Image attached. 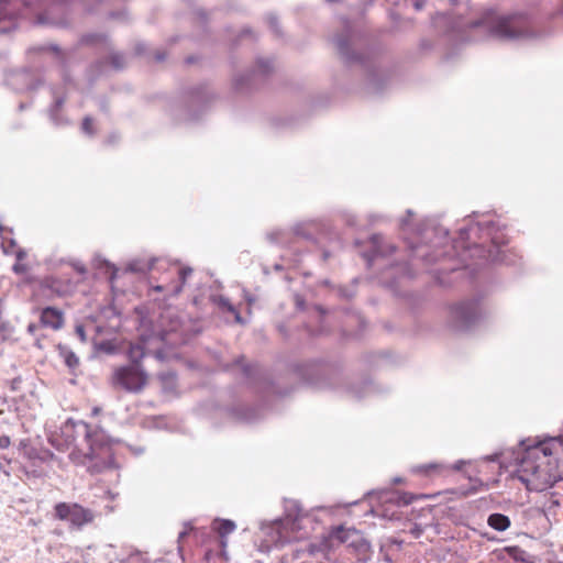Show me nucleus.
<instances>
[{
	"instance_id": "obj_1",
	"label": "nucleus",
	"mask_w": 563,
	"mask_h": 563,
	"mask_svg": "<svg viewBox=\"0 0 563 563\" xmlns=\"http://www.w3.org/2000/svg\"><path fill=\"white\" fill-rule=\"evenodd\" d=\"M518 478L529 490L542 492L563 479V441L552 438L525 450Z\"/></svg>"
},
{
	"instance_id": "obj_2",
	"label": "nucleus",
	"mask_w": 563,
	"mask_h": 563,
	"mask_svg": "<svg viewBox=\"0 0 563 563\" xmlns=\"http://www.w3.org/2000/svg\"><path fill=\"white\" fill-rule=\"evenodd\" d=\"M340 550L346 553L355 551L357 561H364L367 559L369 545L356 529L338 526L319 540L309 543L306 549L307 553L320 563H346L340 562L336 556Z\"/></svg>"
},
{
	"instance_id": "obj_3",
	"label": "nucleus",
	"mask_w": 563,
	"mask_h": 563,
	"mask_svg": "<svg viewBox=\"0 0 563 563\" xmlns=\"http://www.w3.org/2000/svg\"><path fill=\"white\" fill-rule=\"evenodd\" d=\"M132 362L128 365L114 368L112 385L129 393H139L147 384L148 375L142 367L137 357L144 355L143 347L136 346L130 350Z\"/></svg>"
},
{
	"instance_id": "obj_4",
	"label": "nucleus",
	"mask_w": 563,
	"mask_h": 563,
	"mask_svg": "<svg viewBox=\"0 0 563 563\" xmlns=\"http://www.w3.org/2000/svg\"><path fill=\"white\" fill-rule=\"evenodd\" d=\"M87 449H76L69 454L70 460L76 464H88L96 461L92 465L97 472L108 466V459L110 457V446L96 439L88 430L86 432Z\"/></svg>"
},
{
	"instance_id": "obj_5",
	"label": "nucleus",
	"mask_w": 563,
	"mask_h": 563,
	"mask_svg": "<svg viewBox=\"0 0 563 563\" xmlns=\"http://www.w3.org/2000/svg\"><path fill=\"white\" fill-rule=\"evenodd\" d=\"M54 516L58 520L69 521L77 529H81L95 520L93 511L77 503H57L54 506Z\"/></svg>"
},
{
	"instance_id": "obj_6",
	"label": "nucleus",
	"mask_w": 563,
	"mask_h": 563,
	"mask_svg": "<svg viewBox=\"0 0 563 563\" xmlns=\"http://www.w3.org/2000/svg\"><path fill=\"white\" fill-rule=\"evenodd\" d=\"M192 269L190 267L172 264L164 273L163 284L154 286L152 289L158 292H166V297H174L181 292L186 279L190 276Z\"/></svg>"
},
{
	"instance_id": "obj_7",
	"label": "nucleus",
	"mask_w": 563,
	"mask_h": 563,
	"mask_svg": "<svg viewBox=\"0 0 563 563\" xmlns=\"http://www.w3.org/2000/svg\"><path fill=\"white\" fill-rule=\"evenodd\" d=\"M484 25L489 33L498 38H515L519 36L520 30L514 25V20L507 16H496L493 12L487 13L474 26Z\"/></svg>"
},
{
	"instance_id": "obj_8",
	"label": "nucleus",
	"mask_w": 563,
	"mask_h": 563,
	"mask_svg": "<svg viewBox=\"0 0 563 563\" xmlns=\"http://www.w3.org/2000/svg\"><path fill=\"white\" fill-rule=\"evenodd\" d=\"M297 521H291L287 518L283 521L275 522L268 529V536L275 547H283L286 543L295 542L297 537H294V529L298 528Z\"/></svg>"
},
{
	"instance_id": "obj_9",
	"label": "nucleus",
	"mask_w": 563,
	"mask_h": 563,
	"mask_svg": "<svg viewBox=\"0 0 563 563\" xmlns=\"http://www.w3.org/2000/svg\"><path fill=\"white\" fill-rule=\"evenodd\" d=\"M452 313L460 325H467L478 317V305L474 301L462 302L453 307Z\"/></svg>"
},
{
	"instance_id": "obj_10",
	"label": "nucleus",
	"mask_w": 563,
	"mask_h": 563,
	"mask_svg": "<svg viewBox=\"0 0 563 563\" xmlns=\"http://www.w3.org/2000/svg\"><path fill=\"white\" fill-rule=\"evenodd\" d=\"M40 322L42 327L59 330L64 324V312L54 307H46L41 310Z\"/></svg>"
},
{
	"instance_id": "obj_11",
	"label": "nucleus",
	"mask_w": 563,
	"mask_h": 563,
	"mask_svg": "<svg viewBox=\"0 0 563 563\" xmlns=\"http://www.w3.org/2000/svg\"><path fill=\"white\" fill-rule=\"evenodd\" d=\"M448 466L441 463H428L412 466L411 472L416 475L433 477L442 475L444 472L448 471Z\"/></svg>"
},
{
	"instance_id": "obj_12",
	"label": "nucleus",
	"mask_w": 563,
	"mask_h": 563,
	"mask_svg": "<svg viewBox=\"0 0 563 563\" xmlns=\"http://www.w3.org/2000/svg\"><path fill=\"white\" fill-rule=\"evenodd\" d=\"M19 450L27 460H44V457L41 456L38 450L27 439L20 441Z\"/></svg>"
},
{
	"instance_id": "obj_13",
	"label": "nucleus",
	"mask_w": 563,
	"mask_h": 563,
	"mask_svg": "<svg viewBox=\"0 0 563 563\" xmlns=\"http://www.w3.org/2000/svg\"><path fill=\"white\" fill-rule=\"evenodd\" d=\"M489 527L497 531H505L510 526V520L507 516L503 514H493L488 517L487 520Z\"/></svg>"
},
{
	"instance_id": "obj_14",
	"label": "nucleus",
	"mask_w": 563,
	"mask_h": 563,
	"mask_svg": "<svg viewBox=\"0 0 563 563\" xmlns=\"http://www.w3.org/2000/svg\"><path fill=\"white\" fill-rule=\"evenodd\" d=\"M212 528L221 538H224L235 530V523L228 519L214 520Z\"/></svg>"
},
{
	"instance_id": "obj_15",
	"label": "nucleus",
	"mask_w": 563,
	"mask_h": 563,
	"mask_svg": "<svg viewBox=\"0 0 563 563\" xmlns=\"http://www.w3.org/2000/svg\"><path fill=\"white\" fill-rule=\"evenodd\" d=\"M25 257H26L25 251L18 247V250L15 252L16 262L14 263V265L12 267V269L15 274L21 275V274L27 273L29 266L23 262Z\"/></svg>"
},
{
	"instance_id": "obj_16",
	"label": "nucleus",
	"mask_w": 563,
	"mask_h": 563,
	"mask_svg": "<svg viewBox=\"0 0 563 563\" xmlns=\"http://www.w3.org/2000/svg\"><path fill=\"white\" fill-rule=\"evenodd\" d=\"M291 521H297L299 525L298 528L294 529V537L296 538V541H300L308 537L309 532L307 531V523L309 522L308 518L305 517H298V518H291Z\"/></svg>"
},
{
	"instance_id": "obj_17",
	"label": "nucleus",
	"mask_w": 563,
	"mask_h": 563,
	"mask_svg": "<svg viewBox=\"0 0 563 563\" xmlns=\"http://www.w3.org/2000/svg\"><path fill=\"white\" fill-rule=\"evenodd\" d=\"M60 355L64 357L65 364L69 368H76L79 365V358L74 352L67 349H60Z\"/></svg>"
},
{
	"instance_id": "obj_18",
	"label": "nucleus",
	"mask_w": 563,
	"mask_h": 563,
	"mask_svg": "<svg viewBox=\"0 0 563 563\" xmlns=\"http://www.w3.org/2000/svg\"><path fill=\"white\" fill-rule=\"evenodd\" d=\"M11 334V327L7 322L0 323V343L9 339Z\"/></svg>"
},
{
	"instance_id": "obj_19",
	"label": "nucleus",
	"mask_w": 563,
	"mask_h": 563,
	"mask_svg": "<svg viewBox=\"0 0 563 563\" xmlns=\"http://www.w3.org/2000/svg\"><path fill=\"white\" fill-rule=\"evenodd\" d=\"M2 249L5 254H14V255L18 250L15 242L12 240H10L9 242H3Z\"/></svg>"
},
{
	"instance_id": "obj_20",
	"label": "nucleus",
	"mask_w": 563,
	"mask_h": 563,
	"mask_svg": "<svg viewBox=\"0 0 563 563\" xmlns=\"http://www.w3.org/2000/svg\"><path fill=\"white\" fill-rule=\"evenodd\" d=\"M81 128H82L84 132H86L88 134H92L93 133V121H92V119L89 118V117L85 118L84 121H82Z\"/></svg>"
},
{
	"instance_id": "obj_21",
	"label": "nucleus",
	"mask_w": 563,
	"mask_h": 563,
	"mask_svg": "<svg viewBox=\"0 0 563 563\" xmlns=\"http://www.w3.org/2000/svg\"><path fill=\"white\" fill-rule=\"evenodd\" d=\"M11 444V439L8 435L0 437V449H8Z\"/></svg>"
},
{
	"instance_id": "obj_22",
	"label": "nucleus",
	"mask_w": 563,
	"mask_h": 563,
	"mask_svg": "<svg viewBox=\"0 0 563 563\" xmlns=\"http://www.w3.org/2000/svg\"><path fill=\"white\" fill-rule=\"evenodd\" d=\"M340 552V555L344 553L345 556H347V560H351V556L350 555H353L355 558V561L356 562H360V563H364L366 561V559L364 561H357V556H356V552H352V553H346V552H341V550L339 551Z\"/></svg>"
},
{
	"instance_id": "obj_23",
	"label": "nucleus",
	"mask_w": 563,
	"mask_h": 563,
	"mask_svg": "<svg viewBox=\"0 0 563 563\" xmlns=\"http://www.w3.org/2000/svg\"><path fill=\"white\" fill-rule=\"evenodd\" d=\"M103 37L102 36H87L86 37V42L87 43H95V42H99V41H102Z\"/></svg>"
},
{
	"instance_id": "obj_24",
	"label": "nucleus",
	"mask_w": 563,
	"mask_h": 563,
	"mask_svg": "<svg viewBox=\"0 0 563 563\" xmlns=\"http://www.w3.org/2000/svg\"><path fill=\"white\" fill-rule=\"evenodd\" d=\"M38 329V325L35 324V323H30L29 327H27V331L32 334H34L36 332V330Z\"/></svg>"
},
{
	"instance_id": "obj_25",
	"label": "nucleus",
	"mask_w": 563,
	"mask_h": 563,
	"mask_svg": "<svg viewBox=\"0 0 563 563\" xmlns=\"http://www.w3.org/2000/svg\"><path fill=\"white\" fill-rule=\"evenodd\" d=\"M188 534V531L185 530L183 532L179 533V540L184 539L186 536Z\"/></svg>"
},
{
	"instance_id": "obj_26",
	"label": "nucleus",
	"mask_w": 563,
	"mask_h": 563,
	"mask_svg": "<svg viewBox=\"0 0 563 563\" xmlns=\"http://www.w3.org/2000/svg\"><path fill=\"white\" fill-rule=\"evenodd\" d=\"M415 7H416L417 10H420L422 8V4L419 3V2H416Z\"/></svg>"
},
{
	"instance_id": "obj_27",
	"label": "nucleus",
	"mask_w": 563,
	"mask_h": 563,
	"mask_svg": "<svg viewBox=\"0 0 563 563\" xmlns=\"http://www.w3.org/2000/svg\"><path fill=\"white\" fill-rule=\"evenodd\" d=\"M15 383H16V380H12V388H13V389H15V387H16V384H15Z\"/></svg>"
},
{
	"instance_id": "obj_28",
	"label": "nucleus",
	"mask_w": 563,
	"mask_h": 563,
	"mask_svg": "<svg viewBox=\"0 0 563 563\" xmlns=\"http://www.w3.org/2000/svg\"><path fill=\"white\" fill-rule=\"evenodd\" d=\"M15 383H16V380H12V388H13V389H15V387H16V384H15Z\"/></svg>"
},
{
	"instance_id": "obj_29",
	"label": "nucleus",
	"mask_w": 563,
	"mask_h": 563,
	"mask_svg": "<svg viewBox=\"0 0 563 563\" xmlns=\"http://www.w3.org/2000/svg\"><path fill=\"white\" fill-rule=\"evenodd\" d=\"M415 533H416V537H419V534H420V530H419V531H418V530H415Z\"/></svg>"
},
{
	"instance_id": "obj_30",
	"label": "nucleus",
	"mask_w": 563,
	"mask_h": 563,
	"mask_svg": "<svg viewBox=\"0 0 563 563\" xmlns=\"http://www.w3.org/2000/svg\"><path fill=\"white\" fill-rule=\"evenodd\" d=\"M415 533H416V537H419V534H420V530H419V531H418V530H415Z\"/></svg>"
}]
</instances>
